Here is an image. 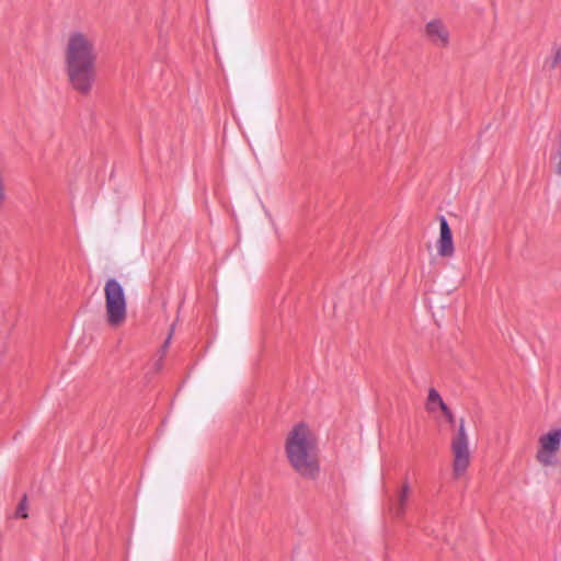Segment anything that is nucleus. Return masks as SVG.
<instances>
[{"instance_id": "obj_4", "label": "nucleus", "mask_w": 561, "mask_h": 561, "mask_svg": "<svg viewBox=\"0 0 561 561\" xmlns=\"http://www.w3.org/2000/svg\"><path fill=\"white\" fill-rule=\"evenodd\" d=\"M453 474L458 479L462 477L470 465L469 437L465 427V420L459 422L458 431L451 438Z\"/></svg>"}, {"instance_id": "obj_8", "label": "nucleus", "mask_w": 561, "mask_h": 561, "mask_svg": "<svg viewBox=\"0 0 561 561\" xmlns=\"http://www.w3.org/2000/svg\"><path fill=\"white\" fill-rule=\"evenodd\" d=\"M412 493V488L408 480H405L400 489L397 491L394 497L390 500L391 512L400 517L405 513L409 497Z\"/></svg>"}, {"instance_id": "obj_12", "label": "nucleus", "mask_w": 561, "mask_h": 561, "mask_svg": "<svg viewBox=\"0 0 561 561\" xmlns=\"http://www.w3.org/2000/svg\"><path fill=\"white\" fill-rule=\"evenodd\" d=\"M172 332H173V328L171 329V332H170L168 339L165 340V342H164V344L162 346V350H161L162 356L164 355V353H165V351H167V348L169 346V343H170L171 336H172Z\"/></svg>"}, {"instance_id": "obj_9", "label": "nucleus", "mask_w": 561, "mask_h": 561, "mask_svg": "<svg viewBox=\"0 0 561 561\" xmlns=\"http://www.w3.org/2000/svg\"><path fill=\"white\" fill-rule=\"evenodd\" d=\"M445 402L443 401L440 394L438 393V391L434 388H431L428 390V396H427V400H426V404H425V408L428 412L433 413L435 412L437 409H443V407H445Z\"/></svg>"}, {"instance_id": "obj_13", "label": "nucleus", "mask_w": 561, "mask_h": 561, "mask_svg": "<svg viewBox=\"0 0 561 561\" xmlns=\"http://www.w3.org/2000/svg\"><path fill=\"white\" fill-rule=\"evenodd\" d=\"M561 61V49H558L554 54L552 67L557 66Z\"/></svg>"}, {"instance_id": "obj_6", "label": "nucleus", "mask_w": 561, "mask_h": 561, "mask_svg": "<svg viewBox=\"0 0 561 561\" xmlns=\"http://www.w3.org/2000/svg\"><path fill=\"white\" fill-rule=\"evenodd\" d=\"M425 35L437 47H446L449 43V31L442 20H432L425 26Z\"/></svg>"}, {"instance_id": "obj_5", "label": "nucleus", "mask_w": 561, "mask_h": 561, "mask_svg": "<svg viewBox=\"0 0 561 561\" xmlns=\"http://www.w3.org/2000/svg\"><path fill=\"white\" fill-rule=\"evenodd\" d=\"M538 443L537 461L545 467L552 466L554 463V456L561 446V428H556L541 435Z\"/></svg>"}, {"instance_id": "obj_3", "label": "nucleus", "mask_w": 561, "mask_h": 561, "mask_svg": "<svg viewBox=\"0 0 561 561\" xmlns=\"http://www.w3.org/2000/svg\"><path fill=\"white\" fill-rule=\"evenodd\" d=\"M105 310L107 322L118 327L126 320L127 302L123 286L115 279L108 278L104 285Z\"/></svg>"}, {"instance_id": "obj_2", "label": "nucleus", "mask_w": 561, "mask_h": 561, "mask_svg": "<svg viewBox=\"0 0 561 561\" xmlns=\"http://www.w3.org/2000/svg\"><path fill=\"white\" fill-rule=\"evenodd\" d=\"M287 459L302 478L314 480L320 472L318 442L305 423H299L288 433L285 443Z\"/></svg>"}, {"instance_id": "obj_1", "label": "nucleus", "mask_w": 561, "mask_h": 561, "mask_svg": "<svg viewBox=\"0 0 561 561\" xmlns=\"http://www.w3.org/2000/svg\"><path fill=\"white\" fill-rule=\"evenodd\" d=\"M96 37L92 33H69L64 50L65 72L71 88L88 95L96 78Z\"/></svg>"}, {"instance_id": "obj_7", "label": "nucleus", "mask_w": 561, "mask_h": 561, "mask_svg": "<svg viewBox=\"0 0 561 561\" xmlns=\"http://www.w3.org/2000/svg\"><path fill=\"white\" fill-rule=\"evenodd\" d=\"M437 252L443 257H450L455 252L451 230L445 217H440L439 219V240L437 243Z\"/></svg>"}, {"instance_id": "obj_10", "label": "nucleus", "mask_w": 561, "mask_h": 561, "mask_svg": "<svg viewBox=\"0 0 561 561\" xmlns=\"http://www.w3.org/2000/svg\"><path fill=\"white\" fill-rule=\"evenodd\" d=\"M16 516L21 518H26V496L23 497L22 502L19 504L16 508Z\"/></svg>"}, {"instance_id": "obj_11", "label": "nucleus", "mask_w": 561, "mask_h": 561, "mask_svg": "<svg viewBox=\"0 0 561 561\" xmlns=\"http://www.w3.org/2000/svg\"><path fill=\"white\" fill-rule=\"evenodd\" d=\"M440 411L444 413V415H445L446 420L448 421V423L454 425L455 424V416H454L453 412L450 411V409L447 405H445V407H443V409Z\"/></svg>"}]
</instances>
